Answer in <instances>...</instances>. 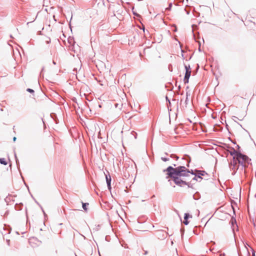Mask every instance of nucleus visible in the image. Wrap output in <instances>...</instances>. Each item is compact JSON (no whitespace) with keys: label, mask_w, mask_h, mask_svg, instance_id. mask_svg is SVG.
Masks as SVG:
<instances>
[{"label":"nucleus","mask_w":256,"mask_h":256,"mask_svg":"<svg viewBox=\"0 0 256 256\" xmlns=\"http://www.w3.org/2000/svg\"><path fill=\"white\" fill-rule=\"evenodd\" d=\"M172 115L169 114L170 119H171V118L172 117L174 119H176L177 116L176 113H172Z\"/></svg>","instance_id":"9b49d317"},{"label":"nucleus","mask_w":256,"mask_h":256,"mask_svg":"<svg viewBox=\"0 0 256 256\" xmlns=\"http://www.w3.org/2000/svg\"><path fill=\"white\" fill-rule=\"evenodd\" d=\"M26 90L31 93L34 92V90L31 88H28Z\"/></svg>","instance_id":"ddd939ff"},{"label":"nucleus","mask_w":256,"mask_h":256,"mask_svg":"<svg viewBox=\"0 0 256 256\" xmlns=\"http://www.w3.org/2000/svg\"><path fill=\"white\" fill-rule=\"evenodd\" d=\"M206 174L204 171L198 172V175H195L192 179L196 180V181H200V180L202 179L201 176H204Z\"/></svg>","instance_id":"39448f33"},{"label":"nucleus","mask_w":256,"mask_h":256,"mask_svg":"<svg viewBox=\"0 0 256 256\" xmlns=\"http://www.w3.org/2000/svg\"><path fill=\"white\" fill-rule=\"evenodd\" d=\"M106 181L108 188L110 190V189H111V186H110L111 178H110V175H108V176L106 175Z\"/></svg>","instance_id":"6e6552de"},{"label":"nucleus","mask_w":256,"mask_h":256,"mask_svg":"<svg viewBox=\"0 0 256 256\" xmlns=\"http://www.w3.org/2000/svg\"><path fill=\"white\" fill-rule=\"evenodd\" d=\"M230 222L232 230L234 232L235 230H238V226L236 224V220L234 218H231Z\"/></svg>","instance_id":"423d86ee"},{"label":"nucleus","mask_w":256,"mask_h":256,"mask_svg":"<svg viewBox=\"0 0 256 256\" xmlns=\"http://www.w3.org/2000/svg\"><path fill=\"white\" fill-rule=\"evenodd\" d=\"M232 14V12H228L226 13V14L227 15V16H230V15Z\"/></svg>","instance_id":"4468645a"},{"label":"nucleus","mask_w":256,"mask_h":256,"mask_svg":"<svg viewBox=\"0 0 256 256\" xmlns=\"http://www.w3.org/2000/svg\"><path fill=\"white\" fill-rule=\"evenodd\" d=\"M0 162L4 165H6L8 164L4 158H0Z\"/></svg>","instance_id":"1a4fd4ad"},{"label":"nucleus","mask_w":256,"mask_h":256,"mask_svg":"<svg viewBox=\"0 0 256 256\" xmlns=\"http://www.w3.org/2000/svg\"><path fill=\"white\" fill-rule=\"evenodd\" d=\"M88 205V203H82V208L85 210H87V206Z\"/></svg>","instance_id":"f8f14e48"},{"label":"nucleus","mask_w":256,"mask_h":256,"mask_svg":"<svg viewBox=\"0 0 256 256\" xmlns=\"http://www.w3.org/2000/svg\"><path fill=\"white\" fill-rule=\"evenodd\" d=\"M230 218V216L226 213L222 214L220 216L218 220L216 222V226L219 228L220 226L223 225L224 221L228 220Z\"/></svg>","instance_id":"7ed1b4c3"},{"label":"nucleus","mask_w":256,"mask_h":256,"mask_svg":"<svg viewBox=\"0 0 256 256\" xmlns=\"http://www.w3.org/2000/svg\"><path fill=\"white\" fill-rule=\"evenodd\" d=\"M186 74L184 78V82L185 84L188 82V79L190 77L191 74V70L190 66H185Z\"/></svg>","instance_id":"20e7f679"},{"label":"nucleus","mask_w":256,"mask_h":256,"mask_svg":"<svg viewBox=\"0 0 256 256\" xmlns=\"http://www.w3.org/2000/svg\"><path fill=\"white\" fill-rule=\"evenodd\" d=\"M16 140V137H14V138H13V140H14V141H15V140Z\"/></svg>","instance_id":"2eb2a0df"},{"label":"nucleus","mask_w":256,"mask_h":256,"mask_svg":"<svg viewBox=\"0 0 256 256\" xmlns=\"http://www.w3.org/2000/svg\"><path fill=\"white\" fill-rule=\"evenodd\" d=\"M254 256H256V254H253Z\"/></svg>","instance_id":"f3484780"},{"label":"nucleus","mask_w":256,"mask_h":256,"mask_svg":"<svg viewBox=\"0 0 256 256\" xmlns=\"http://www.w3.org/2000/svg\"><path fill=\"white\" fill-rule=\"evenodd\" d=\"M51 117L54 118V116L51 114Z\"/></svg>","instance_id":"a211bd4d"},{"label":"nucleus","mask_w":256,"mask_h":256,"mask_svg":"<svg viewBox=\"0 0 256 256\" xmlns=\"http://www.w3.org/2000/svg\"><path fill=\"white\" fill-rule=\"evenodd\" d=\"M164 171L166 172L167 178H172L174 183L180 186H184L187 185L189 186L188 183L186 182V178L190 175H194L192 172H190L185 166H183L176 168H173L170 166Z\"/></svg>","instance_id":"f257e3e1"},{"label":"nucleus","mask_w":256,"mask_h":256,"mask_svg":"<svg viewBox=\"0 0 256 256\" xmlns=\"http://www.w3.org/2000/svg\"><path fill=\"white\" fill-rule=\"evenodd\" d=\"M233 117L234 118V120L235 121H236L237 120H242V119L244 118V116H240V117H238L237 116H233Z\"/></svg>","instance_id":"9d476101"},{"label":"nucleus","mask_w":256,"mask_h":256,"mask_svg":"<svg viewBox=\"0 0 256 256\" xmlns=\"http://www.w3.org/2000/svg\"><path fill=\"white\" fill-rule=\"evenodd\" d=\"M231 154L233 156L234 162L235 164H236L238 161L239 164H241L243 165L248 160V158L246 156L244 155L235 150H234L233 152H231Z\"/></svg>","instance_id":"f03ea898"},{"label":"nucleus","mask_w":256,"mask_h":256,"mask_svg":"<svg viewBox=\"0 0 256 256\" xmlns=\"http://www.w3.org/2000/svg\"><path fill=\"white\" fill-rule=\"evenodd\" d=\"M188 218H192V216L191 215H190L188 214H184V224L186 225H187L188 224L189 222H188Z\"/></svg>","instance_id":"0eeeda50"},{"label":"nucleus","mask_w":256,"mask_h":256,"mask_svg":"<svg viewBox=\"0 0 256 256\" xmlns=\"http://www.w3.org/2000/svg\"><path fill=\"white\" fill-rule=\"evenodd\" d=\"M163 160H164V161H166V158H164V159H163Z\"/></svg>","instance_id":"dca6fc26"}]
</instances>
